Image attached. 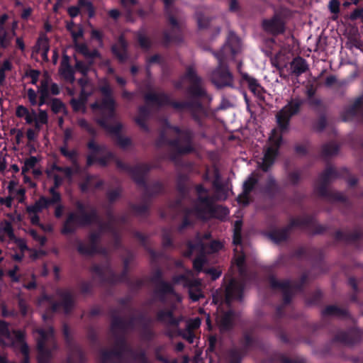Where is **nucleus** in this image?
I'll return each instance as SVG.
<instances>
[{"label": "nucleus", "instance_id": "obj_33", "mask_svg": "<svg viewBox=\"0 0 363 363\" xmlns=\"http://www.w3.org/2000/svg\"><path fill=\"white\" fill-rule=\"evenodd\" d=\"M156 320L171 326H178L179 324V320L174 316L172 309L159 310L156 314Z\"/></svg>", "mask_w": 363, "mask_h": 363}, {"label": "nucleus", "instance_id": "obj_60", "mask_svg": "<svg viewBox=\"0 0 363 363\" xmlns=\"http://www.w3.org/2000/svg\"><path fill=\"white\" fill-rule=\"evenodd\" d=\"M148 186L150 188V193L153 197L162 194L164 190L163 184L159 181L153 182L148 185Z\"/></svg>", "mask_w": 363, "mask_h": 363}, {"label": "nucleus", "instance_id": "obj_63", "mask_svg": "<svg viewBox=\"0 0 363 363\" xmlns=\"http://www.w3.org/2000/svg\"><path fill=\"white\" fill-rule=\"evenodd\" d=\"M278 360L281 363H306V359L303 357H296L294 358H289L283 354H280L278 356Z\"/></svg>", "mask_w": 363, "mask_h": 363}, {"label": "nucleus", "instance_id": "obj_14", "mask_svg": "<svg viewBox=\"0 0 363 363\" xmlns=\"http://www.w3.org/2000/svg\"><path fill=\"white\" fill-rule=\"evenodd\" d=\"M271 145L264 150L261 169L263 172H268L273 166L279 154V149L282 145L283 137L277 135L275 129L272 131L269 137Z\"/></svg>", "mask_w": 363, "mask_h": 363}, {"label": "nucleus", "instance_id": "obj_42", "mask_svg": "<svg viewBox=\"0 0 363 363\" xmlns=\"http://www.w3.org/2000/svg\"><path fill=\"white\" fill-rule=\"evenodd\" d=\"M347 284L352 289V292L348 295L350 301L352 303H359V300L358 298L359 289L358 287L357 279L354 277H350L348 279Z\"/></svg>", "mask_w": 363, "mask_h": 363}, {"label": "nucleus", "instance_id": "obj_35", "mask_svg": "<svg viewBox=\"0 0 363 363\" xmlns=\"http://www.w3.org/2000/svg\"><path fill=\"white\" fill-rule=\"evenodd\" d=\"M151 108L145 104L138 108V115L135 118V123L145 132L149 131L148 125L146 123L150 116Z\"/></svg>", "mask_w": 363, "mask_h": 363}, {"label": "nucleus", "instance_id": "obj_43", "mask_svg": "<svg viewBox=\"0 0 363 363\" xmlns=\"http://www.w3.org/2000/svg\"><path fill=\"white\" fill-rule=\"evenodd\" d=\"M137 41L140 47L145 50H147L152 47L151 40L145 35L144 30H140L135 33Z\"/></svg>", "mask_w": 363, "mask_h": 363}, {"label": "nucleus", "instance_id": "obj_61", "mask_svg": "<svg viewBox=\"0 0 363 363\" xmlns=\"http://www.w3.org/2000/svg\"><path fill=\"white\" fill-rule=\"evenodd\" d=\"M0 337L11 340V333L9 329V324L3 320H0Z\"/></svg>", "mask_w": 363, "mask_h": 363}, {"label": "nucleus", "instance_id": "obj_18", "mask_svg": "<svg viewBox=\"0 0 363 363\" xmlns=\"http://www.w3.org/2000/svg\"><path fill=\"white\" fill-rule=\"evenodd\" d=\"M56 294L60 298V301H52L50 302V306L47 308L46 313H55L60 307H62L65 313H70L75 306V299L72 292L69 289H57Z\"/></svg>", "mask_w": 363, "mask_h": 363}, {"label": "nucleus", "instance_id": "obj_20", "mask_svg": "<svg viewBox=\"0 0 363 363\" xmlns=\"http://www.w3.org/2000/svg\"><path fill=\"white\" fill-rule=\"evenodd\" d=\"M150 281L156 286L155 295L160 301H166L167 295H174L175 290L172 284L163 279V273L160 269H157L150 278Z\"/></svg>", "mask_w": 363, "mask_h": 363}, {"label": "nucleus", "instance_id": "obj_17", "mask_svg": "<svg viewBox=\"0 0 363 363\" xmlns=\"http://www.w3.org/2000/svg\"><path fill=\"white\" fill-rule=\"evenodd\" d=\"M201 84L202 79L197 74L193 66H188L185 73L174 82L177 89L186 88L185 91H204Z\"/></svg>", "mask_w": 363, "mask_h": 363}, {"label": "nucleus", "instance_id": "obj_21", "mask_svg": "<svg viewBox=\"0 0 363 363\" xmlns=\"http://www.w3.org/2000/svg\"><path fill=\"white\" fill-rule=\"evenodd\" d=\"M362 333L357 326H351L346 330L338 331L333 337V342H340L347 347H354L362 340Z\"/></svg>", "mask_w": 363, "mask_h": 363}, {"label": "nucleus", "instance_id": "obj_59", "mask_svg": "<svg viewBox=\"0 0 363 363\" xmlns=\"http://www.w3.org/2000/svg\"><path fill=\"white\" fill-rule=\"evenodd\" d=\"M87 148L92 151L94 155L105 152L107 147L104 145H99L94 140H90L87 143Z\"/></svg>", "mask_w": 363, "mask_h": 363}, {"label": "nucleus", "instance_id": "obj_53", "mask_svg": "<svg viewBox=\"0 0 363 363\" xmlns=\"http://www.w3.org/2000/svg\"><path fill=\"white\" fill-rule=\"evenodd\" d=\"M287 181L290 185L296 186L301 179V172L299 169H296L288 172Z\"/></svg>", "mask_w": 363, "mask_h": 363}, {"label": "nucleus", "instance_id": "obj_38", "mask_svg": "<svg viewBox=\"0 0 363 363\" xmlns=\"http://www.w3.org/2000/svg\"><path fill=\"white\" fill-rule=\"evenodd\" d=\"M36 111L33 109L29 111L28 108L23 105H18L16 109V116L19 118H24L26 123L28 125L33 123Z\"/></svg>", "mask_w": 363, "mask_h": 363}, {"label": "nucleus", "instance_id": "obj_25", "mask_svg": "<svg viewBox=\"0 0 363 363\" xmlns=\"http://www.w3.org/2000/svg\"><path fill=\"white\" fill-rule=\"evenodd\" d=\"M128 43L123 35L118 36L116 43L112 45L111 50L112 54L121 62H124L127 60Z\"/></svg>", "mask_w": 363, "mask_h": 363}, {"label": "nucleus", "instance_id": "obj_3", "mask_svg": "<svg viewBox=\"0 0 363 363\" xmlns=\"http://www.w3.org/2000/svg\"><path fill=\"white\" fill-rule=\"evenodd\" d=\"M191 98L189 101L172 100L164 92H146L144 96L145 104L152 110H159L161 108L170 106L179 112L189 111L193 119L198 123L201 122V115L204 112L201 98L207 92H189Z\"/></svg>", "mask_w": 363, "mask_h": 363}, {"label": "nucleus", "instance_id": "obj_31", "mask_svg": "<svg viewBox=\"0 0 363 363\" xmlns=\"http://www.w3.org/2000/svg\"><path fill=\"white\" fill-rule=\"evenodd\" d=\"M62 334L65 340L66 344L69 347L71 352L76 354L80 362H83L85 359V356L82 348L74 343L72 337L70 334V330L67 324L65 323L62 326Z\"/></svg>", "mask_w": 363, "mask_h": 363}, {"label": "nucleus", "instance_id": "obj_51", "mask_svg": "<svg viewBox=\"0 0 363 363\" xmlns=\"http://www.w3.org/2000/svg\"><path fill=\"white\" fill-rule=\"evenodd\" d=\"M60 153L67 159H69L74 165L77 164V152L75 150H68L67 145H64L60 147Z\"/></svg>", "mask_w": 363, "mask_h": 363}, {"label": "nucleus", "instance_id": "obj_44", "mask_svg": "<svg viewBox=\"0 0 363 363\" xmlns=\"http://www.w3.org/2000/svg\"><path fill=\"white\" fill-rule=\"evenodd\" d=\"M338 150V145L333 142H330L323 145L321 149V156L324 158H327L337 154Z\"/></svg>", "mask_w": 363, "mask_h": 363}, {"label": "nucleus", "instance_id": "obj_24", "mask_svg": "<svg viewBox=\"0 0 363 363\" xmlns=\"http://www.w3.org/2000/svg\"><path fill=\"white\" fill-rule=\"evenodd\" d=\"M89 245H85L82 241L77 240V252L82 255L93 256L99 252V245L101 238L100 232H92L89 236Z\"/></svg>", "mask_w": 363, "mask_h": 363}, {"label": "nucleus", "instance_id": "obj_1", "mask_svg": "<svg viewBox=\"0 0 363 363\" xmlns=\"http://www.w3.org/2000/svg\"><path fill=\"white\" fill-rule=\"evenodd\" d=\"M306 99L292 98L276 115L277 123L281 133L288 130L291 118L298 114L301 106L307 102L308 105L318 112H322L318 119L314 123V128L318 131H323L327 125L326 116L324 112L326 106L321 99L315 96L316 92H306Z\"/></svg>", "mask_w": 363, "mask_h": 363}, {"label": "nucleus", "instance_id": "obj_46", "mask_svg": "<svg viewBox=\"0 0 363 363\" xmlns=\"http://www.w3.org/2000/svg\"><path fill=\"white\" fill-rule=\"evenodd\" d=\"M61 74L67 79H74V72L72 66L69 64L68 57L65 56L61 63Z\"/></svg>", "mask_w": 363, "mask_h": 363}, {"label": "nucleus", "instance_id": "obj_12", "mask_svg": "<svg viewBox=\"0 0 363 363\" xmlns=\"http://www.w3.org/2000/svg\"><path fill=\"white\" fill-rule=\"evenodd\" d=\"M90 271L95 274L100 279L102 284H109L111 285L118 283L130 284V280L128 276V269H123L120 274H116L108 263L104 266L94 264L90 267Z\"/></svg>", "mask_w": 363, "mask_h": 363}, {"label": "nucleus", "instance_id": "obj_64", "mask_svg": "<svg viewBox=\"0 0 363 363\" xmlns=\"http://www.w3.org/2000/svg\"><path fill=\"white\" fill-rule=\"evenodd\" d=\"M176 187L177 191L181 196H184L187 194L188 190L186 185L185 179L183 176L180 175L178 177Z\"/></svg>", "mask_w": 363, "mask_h": 363}, {"label": "nucleus", "instance_id": "obj_27", "mask_svg": "<svg viewBox=\"0 0 363 363\" xmlns=\"http://www.w3.org/2000/svg\"><path fill=\"white\" fill-rule=\"evenodd\" d=\"M323 317H335L340 319H350L351 313L347 308L339 307L337 305H328L321 311Z\"/></svg>", "mask_w": 363, "mask_h": 363}, {"label": "nucleus", "instance_id": "obj_40", "mask_svg": "<svg viewBox=\"0 0 363 363\" xmlns=\"http://www.w3.org/2000/svg\"><path fill=\"white\" fill-rule=\"evenodd\" d=\"M35 132L38 133L40 131L43 125H47L48 123V115L46 111L39 109L38 113H35V120L33 121Z\"/></svg>", "mask_w": 363, "mask_h": 363}, {"label": "nucleus", "instance_id": "obj_5", "mask_svg": "<svg viewBox=\"0 0 363 363\" xmlns=\"http://www.w3.org/2000/svg\"><path fill=\"white\" fill-rule=\"evenodd\" d=\"M294 228H304L310 230L314 235L323 234L327 228L318 224L315 218L311 215L291 218L289 223L282 228H274L268 233V237L277 244L287 240L290 233Z\"/></svg>", "mask_w": 363, "mask_h": 363}, {"label": "nucleus", "instance_id": "obj_19", "mask_svg": "<svg viewBox=\"0 0 363 363\" xmlns=\"http://www.w3.org/2000/svg\"><path fill=\"white\" fill-rule=\"evenodd\" d=\"M171 130L181 136L177 146V155H189L195 151L193 145L194 133L191 128H181L177 125H173V127H171Z\"/></svg>", "mask_w": 363, "mask_h": 363}, {"label": "nucleus", "instance_id": "obj_34", "mask_svg": "<svg viewBox=\"0 0 363 363\" xmlns=\"http://www.w3.org/2000/svg\"><path fill=\"white\" fill-rule=\"evenodd\" d=\"M262 192L269 199H274L281 192V188L272 174L267 177Z\"/></svg>", "mask_w": 363, "mask_h": 363}, {"label": "nucleus", "instance_id": "obj_11", "mask_svg": "<svg viewBox=\"0 0 363 363\" xmlns=\"http://www.w3.org/2000/svg\"><path fill=\"white\" fill-rule=\"evenodd\" d=\"M213 54L218 60V65L210 74L212 84L217 89L234 88V77L225 62L223 51L213 52Z\"/></svg>", "mask_w": 363, "mask_h": 363}, {"label": "nucleus", "instance_id": "obj_48", "mask_svg": "<svg viewBox=\"0 0 363 363\" xmlns=\"http://www.w3.org/2000/svg\"><path fill=\"white\" fill-rule=\"evenodd\" d=\"M104 153V155L103 156L97 157V163L102 167H106L111 160L115 161L116 164L117 160H120L116 158V155L113 152L108 150L107 149Z\"/></svg>", "mask_w": 363, "mask_h": 363}, {"label": "nucleus", "instance_id": "obj_7", "mask_svg": "<svg viewBox=\"0 0 363 363\" xmlns=\"http://www.w3.org/2000/svg\"><path fill=\"white\" fill-rule=\"evenodd\" d=\"M164 6V16L169 28L162 32V44L167 48L171 43L183 42V23L174 16L171 6L177 0H162Z\"/></svg>", "mask_w": 363, "mask_h": 363}, {"label": "nucleus", "instance_id": "obj_13", "mask_svg": "<svg viewBox=\"0 0 363 363\" xmlns=\"http://www.w3.org/2000/svg\"><path fill=\"white\" fill-rule=\"evenodd\" d=\"M198 201L203 205V207L197 206L194 208V211L199 217L208 213L213 218L223 220L229 214L228 208L221 205L215 206L212 198L209 196H199Z\"/></svg>", "mask_w": 363, "mask_h": 363}, {"label": "nucleus", "instance_id": "obj_15", "mask_svg": "<svg viewBox=\"0 0 363 363\" xmlns=\"http://www.w3.org/2000/svg\"><path fill=\"white\" fill-rule=\"evenodd\" d=\"M90 220L89 212L83 211L77 213V212H70L67 214L64 221L60 233L67 235L74 233L79 228L89 226Z\"/></svg>", "mask_w": 363, "mask_h": 363}, {"label": "nucleus", "instance_id": "obj_28", "mask_svg": "<svg viewBox=\"0 0 363 363\" xmlns=\"http://www.w3.org/2000/svg\"><path fill=\"white\" fill-rule=\"evenodd\" d=\"M359 116L363 121V97L356 99L354 103L342 113V121H347Z\"/></svg>", "mask_w": 363, "mask_h": 363}, {"label": "nucleus", "instance_id": "obj_36", "mask_svg": "<svg viewBox=\"0 0 363 363\" xmlns=\"http://www.w3.org/2000/svg\"><path fill=\"white\" fill-rule=\"evenodd\" d=\"M240 38L236 35V34L230 31L228 33V39L225 45L223 48L219 50L218 52L223 51V54L225 57H226V50L229 49L232 55H235L237 54L238 49L240 48Z\"/></svg>", "mask_w": 363, "mask_h": 363}, {"label": "nucleus", "instance_id": "obj_16", "mask_svg": "<svg viewBox=\"0 0 363 363\" xmlns=\"http://www.w3.org/2000/svg\"><path fill=\"white\" fill-rule=\"evenodd\" d=\"M294 255L298 259H312L313 269H318L320 274L325 273L328 270L323 259V253L319 249L301 247L295 250Z\"/></svg>", "mask_w": 363, "mask_h": 363}, {"label": "nucleus", "instance_id": "obj_2", "mask_svg": "<svg viewBox=\"0 0 363 363\" xmlns=\"http://www.w3.org/2000/svg\"><path fill=\"white\" fill-rule=\"evenodd\" d=\"M104 94L101 101H96L91 105V108L96 114V123L104 130L116 137L117 145L125 149L131 145V140L121 135L123 125L117 123L116 125L110 124L116 119V103L111 96L112 92H103Z\"/></svg>", "mask_w": 363, "mask_h": 363}, {"label": "nucleus", "instance_id": "obj_49", "mask_svg": "<svg viewBox=\"0 0 363 363\" xmlns=\"http://www.w3.org/2000/svg\"><path fill=\"white\" fill-rule=\"evenodd\" d=\"M204 247V244L201 243V241L199 240V242H196V243L192 242L191 240H188L186 242V250L184 252L183 255L185 257L189 258L192 256L194 250L197 249H203Z\"/></svg>", "mask_w": 363, "mask_h": 363}, {"label": "nucleus", "instance_id": "obj_62", "mask_svg": "<svg viewBox=\"0 0 363 363\" xmlns=\"http://www.w3.org/2000/svg\"><path fill=\"white\" fill-rule=\"evenodd\" d=\"M35 48L38 52H40V50H50L48 38L45 35L40 36L36 42Z\"/></svg>", "mask_w": 363, "mask_h": 363}, {"label": "nucleus", "instance_id": "obj_50", "mask_svg": "<svg viewBox=\"0 0 363 363\" xmlns=\"http://www.w3.org/2000/svg\"><path fill=\"white\" fill-rule=\"evenodd\" d=\"M12 37L9 33L3 26H0V47L2 48H8L11 42Z\"/></svg>", "mask_w": 363, "mask_h": 363}, {"label": "nucleus", "instance_id": "obj_30", "mask_svg": "<svg viewBox=\"0 0 363 363\" xmlns=\"http://www.w3.org/2000/svg\"><path fill=\"white\" fill-rule=\"evenodd\" d=\"M258 183V179L253 175H250L243 183L242 192L238 197V201L244 205H248L250 203L249 195L253 191Z\"/></svg>", "mask_w": 363, "mask_h": 363}, {"label": "nucleus", "instance_id": "obj_57", "mask_svg": "<svg viewBox=\"0 0 363 363\" xmlns=\"http://www.w3.org/2000/svg\"><path fill=\"white\" fill-rule=\"evenodd\" d=\"M190 213L191 211L189 209H186L185 215L183 217L182 221L177 228V230L179 233L183 232V230H184L188 227L193 226L194 223L189 218Z\"/></svg>", "mask_w": 363, "mask_h": 363}, {"label": "nucleus", "instance_id": "obj_10", "mask_svg": "<svg viewBox=\"0 0 363 363\" xmlns=\"http://www.w3.org/2000/svg\"><path fill=\"white\" fill-rule=\"evenodd\" d=\"M307 273H303L298 281L285 279L279 281L274 275H269L268 279L272 289L282 291V301L285 305L291 303L295 292H302L308 280Z\"/></svg>", "mask_w": 363, "mask_h": 363}, {"label": "nucleus", "instance_id": "obj_29", "mask_svg": "<svg viewBox=\"0 0 363 363\" xmlns=\"http://www.w3.org/2000/svg\"><path fill=\"white\" fill-rule=\"evenodd\" d=\"M334 238L335 241H343L347 243H354L359 240L363 237V230L361 229H355L352 232H342L337 230L334 233Z\"/></svg>", "mask_w": 363, "mask_h": 363}, {"label": "nucleus", "instance_id": "obj_58", "mask_svg": "<svg viewBox=\"0 0 363 363\" xmlns=\"http://www.w3.org/2000/svg\"><path fill=\"white\" fill-rule=\"evenodd\" d=\"M50 106L51 110L54 113H59L61 112H63L65 114L67 113L65 104L57 99H52Z\"/></svg>", "mask_w": 363, "mask_h": 363}, {"label": "nucleus", "instance_id": "obj_9", "mask_svg": "<svg viewBox=\"0 0 363 363\" xmlns=\"http://www.w3.org/2000/svg\"><path fill=\"white\" fill-rule=\"evenodd\" d=\"M35 332L39 335L37 339L38 363H50L52 353L57 349L54 328L49 325L46 329L37 328Z\"/></svg>", "mask_w": 363, "mask_h": 363}, {"label": "nucleus", "instance_id": "obj_32", "mask_svg": "<svg viewBox=\"0 0 363 363\" xmlns=\"http://www.w3.org/2000/svg\"><path fill=\"white\" fill-rule=\"evenodd\" d=\"M180 141V138H177L174 139H169L167 136V133L165 130L162 129L160 131L159 135L155 140V146L157 148H160L164 145H168L174 149L175 151V154L172 156V160H174L176 156L177 155V146L179 145V142Z\"/></svg>", "mask_w": 363, "mask_h": 363}, {"label": "nucleus", "instance_id": "obj_4", "mask_svg": "<svg viewBox=\"0 0 363 363\" xmlns=\"http://www.w3.org/2000/svg\"><path fill=\"white\" fill-rule=\"evenodd\" d=\"M245 284L235 279H230L225 289L224 301L229 309H220L216 316V323L220 333H227L233 329L238 319V313L230 308L233 301L241 300Z\"/></svg>", "mask_w": 363, "mask_h": 363}, {"label": "nucleus", "instance_id": "obj_39", "mask_svg": "<svg viewBox=\"0 0 363 363\" xmlns=\"http://www.w3.org/2000/svg\"><path fill=\"white\" fill-rule=\"evenodd\" d=\"M240 83L242 89L247 88L249 91H258V88L261 87L258 81L247 73L242 74Z\"/></svg>", "mask_w": 363, "mask_h": 363}, {"label": "nucleus", "instance_id": "obj_41", "mask_svg": "<svg viewBox=\"0 0 363 363\" xmlns=\"http://www.w3.org/2000/svg\"><path fill=\"white\" fill-rule=\"evenodd\" d=\"M199 285V282L198 281L192 280L189 281L187 286L189 287V298L194 302L198 301L201 297H203L201 290L198 289Z\"/></svg>", "mask_w": 363, "mask_h": 363}, {"label": "nucleus", "instance_id": "obj_8", "mask_svg": "<svg viewBox=\"0 0 363 363\" xmlns=\"http://www.w3.org/2000/svg\"><path fill=\"white\" fill-rule=\"evenodd\" d=\"M116 167L120 170L128 173L135 184L144 189L141 196L143 203H148L150 206L153 196L150 193V188L145 179L146 174L151 169L150 164L147 163H140L135 166H130L121 160H117Z\"/></svg>", "mask_w": 363, "mask_h": 363}, {"label": "nucleus", "instance_id": "obj_56", "mask_svg": "<svg viewBox=\"0 0 363 363\" xmlns=\"http://www.w3.org/2000/svg\"><path fill=\"white\" fill-rule=\"evenodd\" d=\"M93 63L94 62H88L87 63H86L81 60H77L75 64V69L77 72H80L83 76H86L90 70V68L92 66Z\"/></svg>", "mask_w": 363, "mask_h": 363}, {"label": "nucleus", "instance_id": "obj_6", "mask_svg": "<svg viewBox=\"0 0 363 363\" xmlns=\"http://www.w3.org/2000/svg\"><path fill=\"white\" fill-rule=\"evenodd\" d=\"M348 174L349 172L346 168L337 171L331 166L327 167L318 177V184L315 186V193L319 196L330 201H340L347 203L348 200L346 196L340 192L330 191L328 186L333 179L344 177Z\"/></svg>", "mask_w": 363, "mask_h": 363}, {"label": "nucleus", "instance_id": "obj_45", "mask_svg": "<svg viewBox=\"0 0 363 363\" xmlns=\"http://www.w3.org/2000/svg\"><path fill=\"white\" fill-rule=\"evenodd\" d=\"M245 354L238 348H232L227 353L228 363H241L243 356Z\"/></svg>", "mask_w": 363, "mask_h": 363}, {"label": "nucleus", "instance_id": "obj_55", "mask_svg": "<svg viewBox=\"0 0 363 363\" xmlns=\"http://www.w3.org/2000/svg\"><path fill=\"white\" fill-rule=\"evenodd\" d=\"M162 242L164 248L172 247L174 246L172 233L170 230L164 228L162 234Z\"/></svg>", "mask_w": 363, "mask_h": 363}, {"label": "nucleus", "instance_id": "obj_47", "mask_svg": "<svg viewBox=\"0 0 363 363\" xmlns=\"http://www.w3.org/2000/svg\"><path fill=\"white\" fill-rule=\"evenodd\" d=\"M323 294L319 289L315 290L311 293L306 298V303L308 305L320 306L322 303Z\"/></svg>", "mask_w": 363, "mask_h": 363}, {"label": "nucleus", "instance_id": "obj_54", "mask_svg": "<svg viewBox=\"0 0 363 363\" xmlns=\"http://www.w3.org/2000/svg\"><path fill=\"white\" fill-rule=\"evenodd\" d=\"M130 208L138 216H145L148 214L150 205L148 203L131 204Z\"/></svg>", "mask_w": 363, "mask_h": 363}, {"label": "nucleus", "instance_id": "obj_22", "mask_svg": "<svg viewBox=\"0 0 363 363\" xmlns=\"http://www.w3.org/2000/svg\"><path fill=\"white\" fill-rule=\"evenodd\" d=\"M262 29L267 34L277 36L284 33L286 22L280 13H274L270 18L264 19L262 23Z\"/></svg>", "mask_w": 363, "mask_h": 363}, {"label": "nucleus", "instance_id": "obj_37", "mask_svg": "<svg viewBox=\"0 0 363 363\" xmlns=\"http://www.w3.org/2000/svg\"><path fill=\"white\" fill-rule=\"evenodd\" d=\"M290 69L294 74L299 76L308 69V65L304 58L298 56L291 62Z\"/></svg>", "mask_w": 363, "mask_h": 363}, {"label": "nucleus", "instance_id": "obj_26", "mask_svg": "<svg viewBox=\"0 0 363 363\" xmlns=\"http://www.w3.org/2000/svg\"><path fill=\"white\" fill-rule=\"evenodd\" d=\"M118 313L119 311L116 308L110 310L111 333L125 334L128 330L126 320L121 317Z\"/></svg>", "mask_w": 363, "mask_h": 363}, {"label": "nucleus", "instance_id": "obj_52", "mask_svg": "<svg viewBox=\"0 0 363 363\" xmlns=\"http://www.w3.org/2000/svg\"><path fill=\"white\" fill-rule=\"evenodd\" d=\"M242 348L240 350L246 354L254 345L255 339L249 334H245L241 341Z\"/></svg>", "mask_w": 363, "mask_h": 363}, {"label": "nucleus", "instance_id": "obj_23", "mask_svg": "<svg viewBox=\"0 0 363 363\" xmlns=\"http://www.w3.org/2000/svg\"><path fill=\"white\" fill-rule=\"evenodd\" d=\"M325 71L320 72V74L314 79L315 89L311 88L307 91H316L317 88L325 86L328 89L333 88H342L347 84V81L345 79H339L334 74H329L326 77L324 76Z\"/></svg>", "mask_w": 363, "mask_h": 363}]
</instances>
